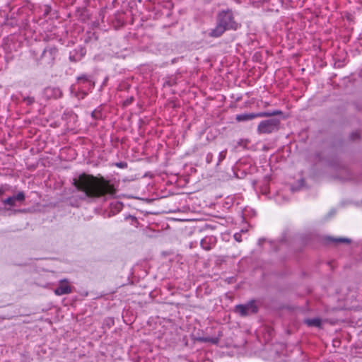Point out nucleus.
Segmentation results:
<instances>
[{"instance_id":"obj_1","label":"nucleus","mask_w":362,"mask_h":362,"mask_svg":"<svg viewBox=\"0 0 362 362\" xmlns=\"http://www.w3.org/2000/svg\"><path fill=\"white\" fill-rule=\"evenodd\" d=\"M73 185L78 191L83 192L81 199H96L103 197H112L117 189L110 180L103 177H95L83 173L73 180Z\"/></svg>"},{"instance_id":"obj_2","label":"nucleus","mask_w":362,"mask_h":362,"mask_svg":"<svg viewBox=\"0 0 362 362\" xmlns=\"http://www.w3.org/2000/svg\"><path fill=\"white\" fill-rule=\"evenodd\" d=\"M216 21L223 25L227 30H236L240 28V24L235 21L233 13L230 9L220 11L217 15Z\"/></svg>"},{"instance_id":"obj_3","label":"nucleus","mask_w":362,"mask_h":362,"mask_svg":"<svg viewBox=\"0 0 362 362\" xmlns=\"http://www.w3.org/2000/svg\"><path fill=\"white\" fill-rule=\"evenodd\" d=\"M280 128V120L276 118H271L262 121L257 126L259 134H269L276 132Z\"/></svg>"},{"instance_id":"obj_4","label":"nucleus","mask_w":362,"mask_h":362,"mask_svg":"<svg viewBox=\"0 0 362 362\" xmlns=\"http://www.w3.org/2000/svg\"><path fill=\"white\" fill-rule=\"evenodd\" d=\"M281 115H282V111L279 110H276L274 111L259 112L257 113H243L237 115L235 117V119L238 122H245L248 120H252L257 117H269Z\"/></svg>"},{"instance_id":"obj_5","label":"nucleus","mask_w":362,"mask_h":362,"mask_svg":"<svg viewBox=\"0 0 362 362\" xmlns=\"http://www.w3.org/2000/svg\"><path fill=\"white\" fill-rule=\"evenodd\" d=\"M258 311V307L255 300H251L245 304H239L235 307V312L242 317L255 314Z\"/></svg>"},{"instance_id":"obj_6","label":"nucleus","mask_w":362,"mask_h":362,"mask_svg":"<svg viewBox=\"0 0 362 362\" xmlns=\"http://www.w3.org/2000/svg\"><path fill=\"white\" fill-rule=\"evenodd\" d=\"M58 54V48L55 45H47L41 55L42 59L48 65H52Z\"/></svg>"},{"instance_id":"obj_7","label":"nucleus","mask_w":362,"mask_h":362,"mask_svg":"<svg viewBox=\"0 0 362 362\" xmlns=\"http://www.w3.org/2000/svg\"><path fill=\"white\" fill-rule=\"evenodd\" d=\"M72 292V288L69 285L66 279L61 280L59 285L54 289V293L57 296L69 294Z\"/></svg>"},{"instance_id":"obj_8","label":"nucleus","mask_w":362,"mask_h":362,"mask_svg":"<svg viewBox=\"0 0 362 362\" xmlns=\"http://www.w3.org/2000/svg\"><path fill=\"white\" fill-rule=\"evenodd\" d=\"M77 83L82 86V88H86L88 90H90L93 88L95 83L92 81L91 77L90 76L83 74L77 77Z\"/></svg>"},{"instance_id":"obj_9","label":"nucleus","mask_w":362,"mask_h":362,"mask_svg":"<svg viewBox=\"0 0 362 362\" xmlns=\"http://www.w3.org/2000/svg\"><path fill=\"white\" fill-rule=\"evenodd\" d=\"M25 199V196L23 192H19L16 195L9 197L7 199L3 200V203L5 205H9L10 206H15L16 202H23Z\"/></svg>"},{"instance_id":"obj_10","label":"nucleus","mask_w":362,"mask_h":362,"mask_svg":"<svg viewBox=\"0 0 362 362\" xmlns=\"http://www.w3.org/2000/svg\"><path fill=\"white\" fill-rule=\"evenodd\" d=\"M45 96L48 98H58L62 95V90L59 88H46L44 90Z\"/></svg>"},{"instance_id":"obj_11","label":"nucleus","mask_w":362,"mask_h":362,"mask_svg":"<svg viewBox=\"0 0 362 362\" xmlns=\"http://www.w3.org/2000/svg\"><path fill=\"white\" fill-rule=\"evenodd\" d=\"M226 30H227L216 21V26L214 29L211 30L209 35L212 37H219L225 33Z\"/></svg>"},{"instance_id":"obj_12","label":"nucleus","mask_w":362,"mask_h":362,"mask_svg":"<svg viewBox=\"0 0 362 362\" xmlns=\"http://www.w3.org/2000/svg\"><path fill=\"white\" fill-rule=\"evenodd\" d=\"M213 238L211 237H205L201 240V246L205 250H210L212 248Z\"/></svg>"},{"instance_id":"obj_13","label":"nucleus","mask_w":362,"mask_h":362,"mask_svg":"<svg viewBox=\"0 0 362 362\" xmlns=\"http://www.w3.org/2000/svg\"><path fill=\"white\" fill-rule=\"evenodd\" d=\"M326 240L329 242H331V243H333L336 245L337 244H340V243H346V244H349L351 243V239L349 238H332V237H327L326 238Z\"/></svg>"},{"instance_id":"obj_14","label":"nucleus","mask_w":362,"mask_h":362,"mask_svg":"<svg viewBox=\"0 0 362 362\" xmlns=\"http://www.w3.org/2000/svg\"><path fill=\"white\" fill-rule=\"evenodd\" d=\"M305 323L309 327H320L321 326L322 321L320 318H310L306 319Z\"/></svg>"},{"instance_id":"obj_15","label":"nucleus","mask_w":362,"mask_h":362,"mask_svg":"<svg viewBox=\"0 0 362 362\" xmlns=\"http://www.w3.org/2000/svg\"><path fill=\"white\" fill-rule=\"evenodd\" d=\"M198 340L202 342H211L214 344H217L219 342L218 337H200Z\"/></svg>"},{"instance_id":"obj_16","label":"nucleus","mask_w":362,"mask_h":362,"mask_svg":"<svg viewBox=\"0 0 362 362\" xmlns=\"http://www.w3.org/2000/svg\"><path fill=\"white\" fill-rule=\"evenodd\" d=\"M21 95L23 98V100L27 105H31L35 103V98L34 97L30 96H25L22 93H21Z\"/></svg>"},{"instance_id":"obj_17","label":"nucleus","mask_w":362,"mask_h":362,"mask_svg":"<svg viewBox=\"0 0 362 362\" xmlns=\"http://www.w3.org/2000/svg\"><path fill=\"white\" fill-rule=\"evenodd\" d=\"M125 219L126 220H130L131 224L132 226H134V227H138L139 221H138L137 218L135 216H132V215H129L128 216L125 217Z\"/></svg>"},{"instance_id":"obj_18","label":"nucleus","mask_w":362,"mask_h":362,"mask_svg":"<svg viewBox=\"0 0 362 362\" xmlns=\"http://www.w3.org/2000/svg\"><path fill=\"white\" fill-rule=\"evenodd\" d=\"M227 153V149H225L219 153L218 160L217 165H219L225 158Z\"/></svg>"},{"instance_id":"obj_19","label":"nucleus","mask_w":362,"mask_h":362,"mask_svg":"<svg viewBox=\"0 0 362 362\" xmlns=\"http://www.w3.org/2000/svg\"><path fill=\"white\" fill-rule=\"evenodd\" d=\"M360 139V132L358 131L354 132L350 134V139L356 141Z\"/></svg>"},{"instance_id":"obj_20","label":"nucleus","mask_w":362,"mask_h":362,"mask_svg":"<svg viewBox=\"0 0 362 362\" xmlns=\"http://www.w3.org/2000/svg\"><path fill=\"white\" fill-rule=\"evenodd\" d=\"M10 186L8 185H4L0 187V196L3 195L6 192L8 191Z\"/></svg>"},{"instance_id":"obj_21","label":"nucleus","mask_w":362,"mask_h":362,"mask_svg":"<svg viewBox=\"0 0 362 362\" xmlns=\"http://www.w3.org/2000/svg\"><path fill=\"white\" fill-rule=\"evenodd\" d=\"M91 116H92L93 118L97 119H98L99 117H101V112L99 110H95L94 111H93L91 112Z\"/></svg>"},{"instance_id":"obj_22","label":"nucleus","mask_w":362,"mask_h":362,"mask_svg":"<svg viewBox=\"0 0 362 362\" xmlns=\"http://www.w3.org/2000/svg\"><path fill=\"white\" fill-rule=\"evenodd\" d=\"M116 165L117 167L120 168H124L127 167V164L126 163H124V162L117 163Z\"/></svg>"},{"instance_id":"obj_23","label":"nucleus","mask_w":362,"mask_h":362,"mask_svg":"<svg viewBox=\"0 0 362 362\" xmlns=\"http://www.w3.org/2000/svg\"><path fill=\"white\" fill-rule=\"evenodd\" d=\"M134 100V98L133 97H130L129 98H127L124 102V105H128L129 104H131L132 103V101Z\"/></svg>"},{"instance_id":"obj_24","label":"nucleus","mask_w":362,"mask_h":362,"mask_svg":"<svg viewBox=\"0 0 362 362\" xmlns=\"http://www.w3.org/2000/svg\"><path fill=\"white\" fill-rule=\"evenodd\" d=\"M206 159L207 163H211L213 159V154L211 153H209L206 155Z\"/></svg>"},{"instance_id":"obj_25","label":"nucleus","mask_w":362,"mask_h":362,"mask_svg":"<svg viewBox=\"0 0 362 362\" xmlns=\"http://www.w3.org/2000/svg\"><path fill=\"white\" fill-rule=\"evenodd\" d=\"M69 59L71 61V62H76V60L75 59L74 57V56H70L69 57Z\"/></svg>"},{"instance_id":"obj_26","label":"nucleus","mask_w":362,"mask_h":362,"mask_svg":"<svg viewBox=\"0 0 362 362\" xmlns=\"http://www.w3.org/2000/svg\"><path fill=\"white\" fill-rule=\"evenodd\" d=\"M237 235H238V234L234 235V237H235V238L236 240H238V239H237Z\"/></svg>"}]
</instances>
